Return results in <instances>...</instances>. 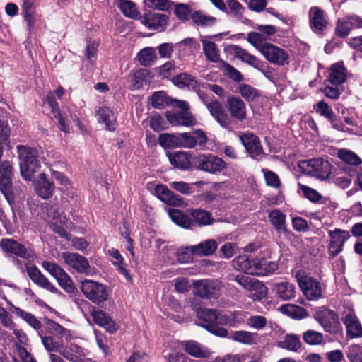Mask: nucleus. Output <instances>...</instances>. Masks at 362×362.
<instances>
[{
	"mask_svg": "<svg viewBox=\"0 0 362 362\" xmlns=\"http://www.w3.org/2000/svg\"><path fill=\"white\" fill-rule=\"evenodd\" d=\"M20 159V168L22 176L25 180H31L34 173L40 167L36 149L23 145L17 146Z\"/></svg>",
	"mask_w": 362,
	"mask_h": 362,
	"instance_id": "1",
	"label": "nucleus"
},
{
	"mask_svg": "<svg viewBox=\"0 0 362 362\" xmlns=\"http://www.w3.org/2000/svg\"><path fill=\"white\" fill-rule=\"evenodd\" d=\"M192 165L211 174H217L227 168V163L222 158L211 153H200L193 157Z\"/></svg>",
	"mask_w": 362,
	"mask_h": 362,
	"instance_id": "2",
	"label": "nucleus"
},
{
	"mask_svg": "<svg viewBox=\"0 0 362 362\" xmlns=\"http://www.w3.org/2000/svg\"><path fill=\"white\" fill-rule=\"evenodd\" d=\"M302 173L317 179L325 180L331 173L332 165L328 160L315 158L303 160L299 163Z\"/></svg>",
	"mask_w": 362,
	"mask_h": 362,
	"instance_id": "3",
	"label": "nucleus"
},
{
	"mask_svg": "<svg viewBox=\"0 0 362 362\" xmlns=\"http://www.w3.org/2000/svg\"><path fill=\"white\" fill-rule=\"evenodd\" d=\"M198 318L201 320L199 325L213 334L221 337L228 336L227 329L218 325L221 322L218 310L206 308L199 314Z\"/></svg>",
	"mask_w": 362,
	"mask_h": 362,
	"instance_id": "4",
	"label": "nucleus"
},
{
	"mask_svg": "<svg viewBox=\"0 0 362 362\" xmlns=\"http://www.w3.org/2000/svg\"><path fill=\"white\" fill-rule=\"evenodd\" d=\"M221 282L217 279H202L193 283L192 292L203 299H216L221 294Z\"/></svg>",
	"mask_w": 362,
	"mask_h": 362,
	"instance_id": "5",
	"label": "nucleus"
},
{
	"mask_svg": "<svg viewBox=\"0 0 362 362\" xmlns=\"http://www.w3.org/2000/svg\"><path fill=\"white\" fill-rule=\"evenodd\" d=\"M81 289L83 295L95 304H100L108 299L109 293L106 286L92 280L81 282Z\"/></svg>",
	"mask_w": 362,
	"mask_h": 362,
	"instance_id": "6",
	"label": "nucleus"
},
{
	"mask_svg": "<svg viewBox=\"0 0 362 362\" xmlns=\"http://www.w3.org/2000/svg\"><path fill=\"white\" fill-rule=\"evenodd\" d=\"M42 267L57 281L59 285L67 293H74L76 288L66 272L54 262L45 261Z\"/></svg>",
	"mask_w": 362,
	"mask_h": 362,
	"instance_id": "7",
	"label": "nucleus"
},
{
	"mask_svg": "<svg viewBox=\"0 0 362 362\" xmlns=\"http://www.w3.org/2000/svg\"><path fill=\"white\" fill-rule=\"evenodd\" d=\"M13 262L18 266L21 272L26 271L28 276L35 284L53 293H57V288L40 272L36 266L30 263H25L23 266L22 262L17 258H13Z\"/></svg>",
	"mask_w": 362,
	"mask_h": 362,
	"instance_id": "8",
	"label": "nucleus"
},
{
	"mask_svg": "<svg viewBox=\"0 0 362 362\" xmlns=\"http://www.w3.org/2000/svg\"><path fill=\"white\" fill-rule=\"evenodd\" d=\"M235 281L250 292L249 296L254 300H260L267 296V287L257 279L239 274L235 276Z\"/></svg>",
	"mask_w": 362,
	"mask_h": 362,
	"instance_id": "9",
	"label": "nucleus"
},
{
	"mask_svg": "<svg viewBox=\"0 0 362 362\" xmlns=\"http://www.w3.org/2000/svg\"><path fill=\"white\" fill-rule=\"evenodd\" d=\"M0 248L8 255H14L26 260H31L35 257L32 250L12 238H3L0 241Z\"/></svg>",
	"mask_w": 362,
	"mask_h": 362,
	"instance_id": "10",
	"label": "nucleus"
},
{
	"mask_svg": "<svg viewBox=\"0 0 362 362\" xmlns=\"http://www.w3.org/2000/svg\"><path fill=\"white\" fill-rule=\"evenodd\" d=\"M315 318L326 332L334 334L338 331L340 324L338 316L334 311L320 308L316 311Z\"/></svg>",
	"mask_w": 362,
	"mask_h": 362,
	"instance_id": "11",
	"label": "nucleus"
},
{
	"mask_svg": "<svg viewBox=\"0 0 362 362\" xmlns=\"http://www.w3.org/2000/svg\"><path fill=\"white\" fill-rule=\"evenodd\" d=\"M179 148H194L197 145L204 146L208 141L206 134L201 129L191 133L178 134Z\"/></svg>",
	"mask_w": 362,
	"mask_h": 362,
	"instance_id": "12",
	"label": "nucleus"
},
{
	"mask_svg": "<svg viewBox=\"0 0 362 362\" xmlns=\"http://www.w3.org/2000/svg\"><path fill=\"white\" fill-rule=\"evenodd\" d=\"M330 238L328 254L331 258L335 257L342 250L345 242L350 238L349 233L341 229H334L328 232Z\"/></svg>",
	"mask_w": 362,
	"mask_h": 362,
	"instance_id": "13",
	"label": "nucleus"
},
{
	"mask_svg": "<svg viewBox=\"0 0 362 362\" xmlns=\"http://www.w3.org/2000/svg\"><path fill=\"white\" fill-rule=\"evenodd\" d=\"M169 17L163 13L147 11L141 18V23L148 29L162 32L168 24Z\"/></svg>",
	"mask_w": 362,
	"mask_h": 362,
	"instance_id": "14",
	"label": "nucleus"
},
{
	"mask_svg": "<svg viewBox=\"0 0 362 362\" xmlns=\"http://www.w3.org/2000/svg\"><path fill=\"white\" fill-rule=\"evenodd\" d=\"M261 54L274 64L284 66L288 62L289 55L284 49L269 43L261 49Z\"/></svg>",
	"mask_w": 362,
	"mask_h": 362,
	"instance_id": "15",
	"label": "nucleus"
},
{
	"mask_svg": "<svg viewBox=\"0 0 362 362\" xmlns=\"http://www.w3.org/2000/svg\"><path fill=\"white\" fill-rule=\"evenodd\" d=\"M228 50L243 63L247 64L253 68L264 73V63L257 59L255 56L250 54L247 50L236 45H230L228 47Z\"/></svg>",
	"mask_w": 362,
	"mask_h": 362,
	"instance_id": "16",
	"label": "nucleus"
},
{
	"mask_svg": "<svg viewBox=\"0 0 362 362\" xmlns=\"http://www.w3.org/2000/svg\"><path fill=\"white\" fill-rule=\"evenodd\" d=\"M204 104L215 120L222 127L228 129L231 121L223 105L218 100H211L210 102L206 101Z\"/></svg>",
	"mask_w": 362,
	"mask_h": 362,
	"instance_id": "17",
	"label": "nucleus"
},
{
	"mask_svg": "<svg viewBox=\"0 0 362 362\" xmlns=\"http://www.w3.org/2000/svg\"><path fill=\"white\" fill-rule=\"evenodd\" d=\"M62 257L65 263L81 274H87L90 269L88 259L78 253L63 252Z\"/></svg>",
	"mask_w": 362,
	"mask_h": 362,
	"instance_id": "18",
	"label": "nucleus"
},
{
	"mask_svg": "<svg viewBox=\"0 0 362 362\" xmlns=\"http://www.w3.org/2000/svg\"><path fill=\"white\" fill-rule=\"evenodd\" d=\"M298 281L304 295L310 300L318 299L322 294V290L319 282L312 278H298Z\"/></svg>",
	"mask_w": 362,
	"mask_h": 362,
	"instance_id": "19",
	"label": "nucleus"
},
{
	"mask_svg": "<svg viewBox=\"0 0 362 362\" xmlns=\"http://www.w3.org/2000/svg\"><path fill=\"white\" fill-rule=\"evenodd\" d=\"M243 145L250 156L255 159L264 154L259 138L253 134H245L240 137Z\"/></svg>",
	"mask_w": 362,
	"mask_h": 362,
	"instance_id": "20",
	"label": "nucleus"
},
{
	"mask_svg": "<svg viewBox=\"0 0 362 362\" xmlns=\"http://www.w3.org/2000/svg\"><path fill=\"white\" fill-rule=\"evenodd\" d=\"M59 353L60 356L70 362H85L83 359L86 356L83 348L74 343L66 346L62 344Z\"/></svg>",
	"mask_w": 362,
	"mask_h": 362,
	"instance_id": "21",
	"label": "nucleus"
},
{
	"mask_svg": "<svg viewBox=\"0 0 362 362\" xmlns=\"http://www.w3.org/2000/svg\"><path fill=\"white\" fill-rule=\"evenodd\" d=\"M55 189L54 183L45 173H40L35 184L36 194L42 199H47L52 197Z\"/></svg>",
	"mask_w": 362,
	"mask_h": 362,
	"instance_id": "22",
	"label": "nucleus"
},
{
	"mask_svg": "<svg viewBox=\"0 0 362 362\" xmlns=\"http://www.w3.org/2000/svg\"><path fill=\"white\" fill-rule=\"evenodd\" d=\"M166 156L172 165L180 170H187L192 165V155L189 152L177 151L167 152Z\"/></svg>",
	"mask_w": 362,
	"mask_h": 362,
	"instance_id": "23",
	"label": "nucleus"
},
{
	"mask_svg": "<svg viewBox=\"0 0 362 362\" xmlns=\"http://www.w3.org/2000/svg\"><path fill=\"white\" fill-rule=\"evenodd\" d=\"M155 192L161 201L168 205L180 206L184 204L183 199L180 196L175 194L163 185H158L155 187Z\"/></svg>",
	"mask_w": 362,
	"mask_h": 362,
	"instance_id": "24",
	"label": "nucleus"
},
{
	"mask_svg": "<svg viewBox=\"0 0 362 362\" xmlns=\"http://www.w3.org/2000/svg\"><path fill=\"white\" fill-rule=\"evenodd\" d=\"M165 115L169 123L174 126L191 127L196 124L194 116L189 111L166 112Z\"/></svg>",
	"mask_w": 362,
	"mask_h": 362,
	"instance_id": "25",
	"label": "nucleus"
},
{
	"mask_svg": "<svg viewBox=\"0 0 362 362\" xmlns=\"http://www.w3.org/2000/svg\"><path fill=\"white\" fill-rule=\"evenodd\" d=\"M310 25L315 32H321L327 25L325 12L317 7H312L309 12Z\"/></svg>",
	"mask_w": 362,
	"mask_h": 362,
	"instance_id": "26",
	"label": "nucleus"
},
{
	"mask_svg": "<svg viewBox=\"0 0 362 362\" xmlns=\"http://www.w3.org/2000/svg\"><path fill=\"white\" fill-rule=\"evenodd\" d=\"M218 247L216 240L214 239H209L201 242L200 243L188 246L189 250L193 255L199 257L210 256L214 253Z\"/></svg>",
	"mask_w": 362,
	"mask_h": 362,
	"instance_id": "27",
	"label": "nucleus"
},
{
	"mask_svg": "<svg viewBox=\"0 0 362 362\" xmlns=\"http://www.w3.org/2000/svg\"><path fill=\"white\" fill-rule=\"evenodd\" d=\"M93 322L99 326L105 328L110 333H114L118 329L113 320L101 310H93L91 312Z\"/></svg>",
	"mask_w": 362,
	"mask_h": 362,
	"instance_id": "28",
	"label": "nucleus"
},
{
	"mask_svg": "<svg viewBox=\"0 0 362 362\" xmlns=\"http://www.w3.org/2000/svg\"><path fill=\"white\" fill-rule=\"evenodd\" d=\"M228 108L232 117L241 122L246 117V106L242 99L230 97L227 100Z\"/></svg>",
	"mask_w": 362,
	"mask_h": 362,
	"instance_id": "29",
	"label": "nucleus"
},
{
	"mask_svg": "<svg viewBox=\"0 0 362 362\" xmlns=\"http://www.w3.org/2000/svg\"><path fill=\"white\" fill-rule=\"evenodd\" d=\"M172 82L179 88L187 87L189 90H192L197 93L200 91V83L192 76L182 73L173 78Z\"/></svg>",
	"mask_w": 362,
	"mask_h": 362,
	"instance_id": "30",
	"label": "nucleus"
},
{
	"mask_svg": "<svg viewBox=\"0 0 362 362\" xmlns=\"http://www.w3.org/2000/svg\"><path fill=\"white\" fill-rule=\"evenodd\" d=\"M344 323L350 338L362 337V326L355 315L347 314L344 319Z\"/></svg>",
	"mask_w": 362,
	"mask_h": 362,
	"instance_id": "31",
	"label": "nucleus"
},
{
	"mask_svg": "<svg viewBox=\"0 0 362 362\" xmlns=\"http://www.w3.org/2000/svg\"><path fill=\"white\" fill-rule=\"evenodd\" d=\"M279 268L276 262L268 261L263 258L256 257V264L254 275L265 276L274 273Z\"/></svg>",
	"mask_w": 362,
	"mask_h": 362,
	"instance_id": "32",
	"label": "nucleus"
},
{
	"mask_svg": "<svg viewBox=\"0 0 362 362\" xmlns=\"http://www.w3.org/2000/svg\"><path fill=\"white\" fill-rule=\"evenodd\" d=\"M229 338L238 343L252 345L257 344L258 334L244 330L233 331L230 333Z\"/></svg>",
	"mask_w": 362,
	"mask_h": 362,
	"instance_id": "33",
	"label": "nucleus"
},
{
	"mask_svg": "<svg viewBox=\"0 0 362 362\" xmlns=\"http://www.w3.org/2000/svg\"><path fill=\"white\" fill-rule=\"evenodd\" d=\"M271 224L275 228L279 233L287 232L286 225V216L279 209L271 211L268 216Z\"/></svg>",
	"mask_w": 362,
	"mask_h": 362,
	"instance_id": "34",
	"label": "nucleus"
},
{
	"mask_svg": "<svg viewBox=\"0 0 362 362\" xmlns=\"http://www.w3.org/2000/svg\"><path fill=\"white\" fill-rule=\"evenodd\" d=\"M256 258L250 259L247 256H239L238 258L233 260V267L246 274L254 275L255 273Z\"/></svg>",
	"mask_w": 362,
	"mask_h": 362,
	"instance_id": "35",
	"label": "nucleus"
},
{
	"mask_svg": "<svg viewBox=\"0 0 362 362\" xmlns=\"http://www.w3.org/2000/svg\"><path fill=\"white\" fill-rule=\"evenodd\" d=\"M276 296L282 300H289L295 296V286L288 282H281L274 286Z\"/></svg>",
	"mask_w": 362,
	"mask_h": 362,
	"instance_id": "36",
	"label": "nucleus"
},
{
	"mask_svg": "<svg viewBox=\"0 0 362 362\" xmlns=\"http://www.w3.org/2000/svg\"><path fill=\"white\" fill-rule=\"evenodd\" d=\"M96 114L98 116V121L105 123L107 129L115 130L116 119L112 111L109 107H99L96 110Z\"/></svg>",
	"mask_w": 362,
	"mask_h": 362,
	"instance_id": "37",
	"label": "nucleus"
},
{
	"mask_svg": "<svg viewBox=\"0 0 362 362\" xmlns=\"http://www.w3.org/2000/svg\"><path fill=\"white\" fill-rule=\"evenodd\" d=\"M185 351L195 358H209L211 356V351L202 347L194 341H189L185 344Z\"/></svg>",
	"mask_w": 362,
	"mask_h": 362,
	"instance_id": "38",
	"label": "nucleus"
},
{
	"mask_svg": "<svg viewBox=\"0 0 362 362\" xmlns=\"http://www.w3.org/2000/svg\"><path fill=\"white\" fill-rule=\"evenodd\" d=\"M203 45L204 53L207 59L211 62H220L222 61L219 58L218 49L217 45L212 41L206 40L204 37L201 39Z\"/></svg>",
	"mask_w": 362,
	"mask_h": 362,
	"instance_id": "39",
	"label": "nucleus"
},
{
	"mask_svg": "<svg viewBox=\"0 0 362 362\" xmlns=\"http://www.w3.org/2000/svg\"><path fill=\"white\" fill-rule=\"evenodd\" d=\"M189 214L199 226L210 225L214 220L211 213L203 209H189Z\"/></svg>",
	"mask_w": 362,
	"mask_h": 362,
	"instance_id": "40",
	"label": "nucleus"
},
{
	"mask_svg": "<svg viewBox=\"0 0 362 362\" xmlns=\"http://www.w3.org/2000/svg\"><path fill=\"white\" fill-rule=\"evenodd\" d=\"M48 103L49 104L50 107L52 108V112L54 114V117L57 119L59 122V128L64 132L65 133L69 132V124L66 122L65 117L63 115L59 112L57 107V102L53 99V96L49 95L47 97Z\"/></svg>",
	"mask_w": 362,
	"mask_h": 362,
	"instance_id": "41",
	"label": "nucleus"
},
{
	"mask_svg": "<svg viewBox=\"0 0 362 362\" xmlns=\"http://www.w3.org/2000/svg\"><path fill=\"white\" fill-rule=\"evenodd\" d=\"M46 325L49 332L56 336H58L61 338L65 337L66 341H69L72 338L71 331L63 327L59 324L54 322L52 320H46Z\"/></svg>",
	"mask_w": 362,
	"mask_h": 362,
	"instance_id": "42",
	"label": "nucleus"
},
{
	"mask_svg": "<svg viewBox=\"0 0 362 362\" xmlns=\"http://www.w3.org/2000/svg\"><path fill=\"white\" fill-rule=\"evenodd\" d=\"M345 68L339 64H334L332 66L329 81L336 86L341 84L346 78Z\"/></svg>",
	"mask_w": 362,
	"mask_h": 362,
	"instance_id": "43",
	"label": "nucleus"
},
{
	"mask_svg": "<svg viewBox=\"0 0 362 362\" xmlns=\"http://www.w3.org/2000/svg\"><path fill=\"white\" fill-rule=\"evenodd\" d=\"M117 5L125 16L134 19L138 18L139 13L136 4L132 1L129 0H118Z\"/></svg>",
	"mask_w": 362,
	"mask_h": 362,
	"instance_id": "44",
	"label": "nucleus"
},
{
	"mask_svg": "<svg viewBox=\"0 0 362 362\" xmlns=\"http://www.w3.org/2000/svg\"><path fill=\"white\" fill-rule=\"evenodd\" d=\"M280 311L293 318H304L307 316L306 310L294 304H285L280 307Z\"/></svg>",
	"mask_w": 362,
	"mask_h": 362,
	"instance_id": "45",
	"label": "nucleus"
},
{
	"mask_svg": "<svg viewBox=\"0 0 362 362\" xmlns=\"http://www.w3.org/2000/svg\"><path fill=\"white\" fill-rule=\"evenodd\" d=\"M137 58L141 65L151 66L157 58L156 50L152 47H145L138 53Z\"/></svg>",
	"mask_w": 362,
	"mask_h": 362,
	"instance_id": "46",
	"label": "nucleus"
},
{
	"mask_svg": "<svg viewBox=\"0 0 362 362\" xmlns=\"http://www.w3.org/2000/svg\"><path fill=\"white\" fill-rule=\"evenodd\" d=\"M169 215L172 221L177 225L185 228L190 227V218L182 211L178 209H172L169 211Z\"/></svg>",
	"mask_w": 362,
	"mask_h": 362,
	"instance_id": "47",
	"label": "nucleus"
},
{
	"mask_svg": "<svg viewBox=\"0 0 362 362\" xmlns=\"http://www.w3.org/2000/svg\"><path fill=\"white\" fill-rule=\"evenodd\" d=\"M15 313L38 332L42 331L41 329L42 325L40 322L33 314L25 312L19 308H15Z\"/></svg>",
	"mask_w": 362,
	"mask_h": 362,
	"instance_id": "48",
	"label": "nucleus"
},
{
	"mask_svg": "<svg viewBox=\"0 0 362 362\" xmlns=\"http://www.w3.org/2000/svg\"><path fill=\"white\" fill-rule=\"evenodd\" d=\"M279 346L290 351H297L301 346L300 337L296 334H286L284 339L279 343Z\"/></svg>",
	"mask_w": 362,
	"mask_h": 362,
	"instance_id": "49",
	"label": "nucleus"
},
{
	"mask_svg": "<svg viewBox=\"0 0 362 362\" xmlns=\"http://www.w3.org/2000/svg\"><path fill=\"white\" fill-rule=\"evenodd\" d=\"M192 19L199 26H211L216 22V18L205 14L202 11H197L192 15Z\"/></svg>",
	"mask_w": 362,
	"mask_h": 362,
	"instance_id": "50",
	"label": "nucleus"
},
{
	"mask_svg": "<svg viewBox=\"0 0 362 362\" xmlns=\"http://www.w3.org/2000/svg\"><path fill=\"white\" fill-rule=\"evenodd\" d=\"M153 74L148 69H141L134 74V86L139 88L144 84H148L153 78Z\"/></svg>",
	"mask_w": 362,
	"mask_h": 362,
	"instance_id": "51",
	"label": "nucleus"
},
{
	"mask_svg": "<svg viewBox=\"0 0 362 362\" xmlns=\"http://www.w3.org/2000/svg\"><path fill=\"white\" fill-rule=\"evenodd\" d=\"M158 143L164 148H179L178 134H161L158 137Z\"/></svg>",
	"mask_w": 362,
	"mask_h": 362,
	"instance_id": "52",
	"label": "nucleus"
},
{
	"mask_svg": "<svg viewBox=\"0 0 362 362\" xmlns=\"http://www.w3.org/2000/svg\"><path fill=\"white\" fill-rule=\"evenodd\" d=\"M267 37H264L260 32H250L247 34V41L260 52L261 49L269 44L268 42L264 43Z\"/></svg>",
	"mask_w": 362,
	"mask_h": 362,
	"instance_id": "53",
	"label": "nucleus"
},
{
	"mask_svg": "<svg viewBox=\"0 0 362 362\" xmlns=\"http://www.w3.org/2000/svg\"><path fill=\"white\" fill-rule=\"evenodd\" d=\"M303 341L310 345H319L324 341L323 334L314 330H307L303 334Z\"/></svg>",
	"mask_w": 362,
	"mask_h": 362,
	"instance_id": "54",
	"label": "nucleus"
},
{
	"mask_svg": "<svg viewBox=\"0 0 362 362\" xmlns=\"http://www.w3.org/2000/svg\"><path fill=\"white\" fill-rule=\"evenodd\" d=\"M39 336L41 338L42 343L47 351H57L59 352V349H60L62 343L57 342L53 337L50 336H43V332H39Z\"/></svg>",
	"mask_w": 362,
	"mask_h": 362,
	"instance_id": "55",
	"label": "nucleus"
},
{
	"mask_svg": "<svg viewBox=\"0 0 362 362\" xmlns=\"http://www.w3.org/2000/svg\"><path fill=\"white\" fill-rule=\"evenodd\" d=\"M221 66L225 74L232 80L238 82L243 81V77L241 73L235 67L232 66L225 61H221Z\"/></svg>",
	"mask_w": 362,
	"mask_h": 362,
	"instance_id": "56",
	"label": "nucleus"
},
{
	"mask_svg": "<svg viewBox=\"0 0 362 362\" xmlns=\"http://www.w3.org/2000/svg\"><path fill=\"white\" fill-rule=\"evenodd\" d=\"M315 111L320 116L324 117L327 119H331L335 115L332 109L324 100L319 101L315 106Z\"/></svg>",
	"mask_w": 362,
	"mask_h": 362,
	"instance_id": "57",
	"label": "nucleus"
},
{
	"mask_svg": "<svg viewBox=\"0 0 362 362\" xmlns=\"http://www.w3.org/2000/svg\"><path fill=\"white\" fill-rule=\"evenodd\" d=\"M168 103V98L164 91L155 92L151 96V105L154 108H163Z\"/></svg>",
	"mask_w": 362,
	"mask_h": 362,
	"instance_id": "58",
	"label": "nucleus"
},
{
	"mask_svg": "<svg viewBox=\"0 0 362 362\" xmlns=\"http://www.w3.org/2000/svg\"><path fill=\"white\" fill-rule=\"evenodd\" d=\"M239 90L242 97L248 101H252L259 95L257 90L248 84H241Z\"/></svg>",
	"mask_w": 362,
	"mask_h": 362,
	"instance_id": "59",
	"label": "nucleus"
},
{
	"mask_svg": "<svg viewBox=\"0 0 362 362\" xmlns=\"http://www.w3.org/2000/svg\"><path fill=\"white\" fill-rule=\"evenodd\" d=\"M339 155L342 160L350 165H358L362 162L361 158L355 153L351 151L341 150Z\"/></svg>",
	"mask_w": 362,
	"mask_h": 362,
	"instance_id": "60",
	"label": "nucleus"
},
{
	"mask_svg": "<svg viewBox=\"0 0 362 362\" xmlns=\"http://www.w3.org/2000/svg\"><path fill=\"white\" fill-rule=\"evenodd\" d=\"M298 189H300L303 195L312 202H317L322 199V195L315 189L298 183Z\"/></svg>",
	"mask_w": 362,
	"mask_h": 362,
	"instance_id": "61",
	"label": "nucleus"
},
{
	"mask_svg": "<svg viewBox=\"0 0 362 362\" xmlns=\"http://www.w3.org/2000/svg\"><path fill=\"white\" fill-rule=\"evenodd\" d=\"M145 2L149 7L163 11H168L174 4L169 0H146Z\"/></svg>",
	"mask_w": 362,
	"mask_h": 362,
	"instance_id": "62",
	"label": "nucleus"
},
{
	"mask_svg": "<svg viewBox=\"0 0 362 362\" xmlns=\"http://www.w3.org/2000/svg\"><path fill=\"white\" fill-rule=\"evenodd\" d=\"M175 6L174 13L177 18L182 21H187L190 14V8L184 4H173Z\"/></svg>",
	"mask_w": 362,
	"mask_h": 362,
	"instance_id": "63",
	"label": "nucleus"
},
{
	"mask_svg": "<svg viewBox=\"0 0 362 362\" xmlns=\"http://www.w3.org/2000/svg\"><path fill=\"white\" fill-rule=\"evenodd\" d=\"M250 327L257 330L262 329L267 325V319L262 315H253L247 320Z\"/></svg>",
	"mask_w": 362,
	"mask_h": 362,
	"instance_id": "64",
	"label": "nucleus"
}]
</instances>
